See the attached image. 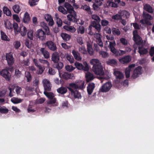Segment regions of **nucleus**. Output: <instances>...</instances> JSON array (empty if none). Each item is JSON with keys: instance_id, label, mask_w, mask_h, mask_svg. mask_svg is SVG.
<instances>
[{"instance_id": "57", "label": "nucleus", "mask_w": 154, "mask_h": 154, "mask_svg": "<svg viewBox=\"0 0 154 154\" xmlns=\"http://www.w3.org/2000/svg\"><path fill=\"white\" fill-rule=\"evenodd\" d=\"M57 63L56 65V68L58 70L62 69L63 66V63L61 62H58Z\"/></svg>"}, {"instance_id": "1", "label": "nucleus", "mask_w": 154, "mask_h": 154, "mask_svg": "<svg viewBox=\"0 0 154 154\" xmlns=\"http://www.w3.org/2000/svg\"><path fill=\"white\" fill-rule=\"evenodd\" d=\"M90 63L93 65L92 70L95 74L99 75H104V72L103 67L98 59H92L91 60Z\"/></svg>"}, {"instance_id": "36", "label": "nucleus", "mask_w": 154, "mask_h": 154, "mask_svg": "<svg viewBox=\"0 0 154 154\" xmlns=\"http://www.w3.org/2000/svg\"><path fill=\"white\" fill-rule=\"evenodd\" d=\"M107 7L108 8H117L118 7V5L117 4L113 2L109 1L107 2Z\"/></svg>"}, {"instance_id": "63", "label": "nucleus", "mask_w": 154, "mask_h": 154, "mask_svg": "<svg viewBox=\"0 0 154 154\" xmlns=\"http://www.w3.org/2000/svg\"><path fill=\"white\" fill-rule=\"evenodd\" d=\"M45 99L44 98H40L39 99L37 100L36 101V103L37 104H42L45 101Z\"/></svg>"}, {"instance_id": "40", "label": "nucleus", "mask_w": 154, "mask_h": 154, "mask_svg": "<svg viewBox=\"0 0 154 154\" xmlns=\"http://www.w3.org/2000/svg\"><path fill=\"white\" fill-rule=\"evenodd\" d=\"M44 94L50 99H52L54 97V94L52 92H48L45 91L44 92Z\"/></svg>"}, {"instance_id": "34", "label": "nucleus", "mask_w": 154, "mask_h": 154, "mask_svg": "<svg viewBox=\"0 0 154 154\" xmlns=\"http://www.w3.org/2000/svg\"><path fill=\"white\" fill-rule=\"evenodd\" d=\"M12 9L15 13L18 14L20 11L21 8L19 5H15L12 8Z\"/></svg>"}, {"instance_id": "3", "label": "nucleus", "mask_w": 154, "mask_h": 154, "mask_svg": "<svg viewBox=\"0 0 154 154\" xmlns=\"http://www.w3.org/2000/svg\"><path fill=\"white\" fill-rule=\"evenodd\" d=\"M143 17L144 19H142L140 20V22L142 24H146L149 25H151L152 23L149 21L152 19L153 17L151 15L146 12H143Z\"/></svg>"}, {"instance_id": "21", "label": "nucleus", "mask_w": 154, "mask_h": 154, "mask_svg": "<svg viewBox=\"0 0 154 154\" xmlns=\"http://www.w3.org/2000/svg\"><path fill=\"white\" fill-rule=\"evenodd\" d=\"M40 25L43 28V29L45 30L46 34L47 35H49L50 34V32L49 29L47 25V24L44 22H42L40 23Z\"/></svg>"}, {"instance_id": "56", "label": "nucleus", "mask_w": 154, "mask_h": 154, "mask_svg": "<svg viewBox=\"0 0 154 154\" xmlns=\"http://www.w3.org/2000/svg\"><path fill=\"white\" fill-rule=\"evenodd\" d=\"M131 71V69H129L127 68H126L125 71V74L126 77L128 78L130 77V72Z\"/></svg>"}, {"instance_id": "39", "label": "nucleus", "mask_w": 154, "mask_h": 154, "mask_svg": "<svg viewBox=\"0 0 154 154\" xmlns=\"http://www.w3.org/2000/svg\"><path fill=\"white\" fill-rule=\"evenodd\" d=\"M125 53V51L122 50H117L116 51V52L114 54L115 56H118L124 54Z\"/></svg>"}, {"instance_id": "59", "label": "nucleus", "mask_w": 154, "mask_h": 154, "mask_svg": "<svg viewBox=\"0 0 154 154\" xmlns=\"http://www.w3.org/2000/svg\"><path fill=\"white\" fill-rule=\"evenodd\" d=\"M37 67L38 69V70L37 71L38 74L39 75L42 74L44 71V69L43 68V67L41 65L40 66H38Z\"/></svg>"}, {"instance_id": "5", "label": "nucleus", "mask_w": 154, "mask_h": 154, "mask_svg": "<svg viewBox=\"0 0 154 154\" xmlns=\"http://www.w3.org/2000/svg\"><path fill=\"white\" fill-rule=\"evenodd\" d=\"M75 65L76 67L79 70H83L84 71H87L89 70V68L87 63L84 62L83 65L79 62H76L75 63Z\"/></svg>"}, {"instance_id": "23", "label": "nucleus", "mask_w": 154, "mask_h": 154, "mask_svg": "<svg viewBox=\"0 0 154 154\" xmlns=\"http://www.w3.org/2000/svg\"><path fill=\"white\" fill-rule=\"evenodd\" d=\"M40 51L45 58L48 59L49 57V53L45 48H41Z\"/></svg>"}, {"instance_id": "45", "label": "nucleus", "mask_w": 154, "mask_h": 154, "mask_svg": "<svg viewBox=\"0 0 154 154\" xmlns=\"http://www.w3.org/2000/svg\"><path fill=\"white\" fill-rule=\"evenodd\" d=\"M25 76L26 78L27 82H30L32 79L31 75L29 72H26Z\"/></svg>"}, {"instance_id": "13", "label": "nucleus", "mask_w": 154, "mask_h": 154, "mask_svg": "<svg viewBox=\"0 0 154 154\" xmlns=\"http://www.w3.org/2000/svg\"><path fill=\"white\" fill-rule=\"evenodd\" d=\"M6 57L8 66H11L13 65L14 61L12 54L11 52L7 54Z\"/></svg>"}, {"instance_id": "26", "label": "nucleus", "mask_w": 154, "mask_h": 154, "mask_svg": "<svg viewBox=\"0 0 154 154\" xmlns=\"http://www.w3.org/2000/svg\"><path fill=\"white\" fill-rule=\"evenodd\" d=\"M143 9L148 12L152 13L153 12L152 8L148 4H146L144 5Z\"/></svg>"}, {"instance_id": "22", "label": "nucleus", "mask_w": 154, "mask_h": 154, "mask_svg": "<svg viewBox=\"0 0 154 154\" xmlns=\"http://www.w3.org/2000/svg\"><path fill=\"white\" fill-rule=\"evenodd\" d=\"M30 21L29 14L27 12H26L23 16V22L26 23H28Z\"/></svg>"}, {"instance_id": "6", "label": "nucleus", "mask_w": 154, "mask_h": 154, "mask_svg": "<svg viewBox=\"0 0 154 154\" xmlns=\"http://www.w3.org/2000/svg\"><path fill=\"white\" fill-rule=\"evenodd\" d=\"M85 82H82L81 85L76 84L74 83H71L69 84L68 87H67V88L69 91V89H82L84 88V85Z\"/></svg>"}, {"instance_id": "62", "label": "nucleus", "mask_w": 154, "mask_h": 154, "mask_svg": "<svg viewBox=\"0 0 154 154\" xmlns=\"http://www.w3.org/2000/svg\"><path fill=\"white\" fill-rule=\"evenodd\" d=\"M39 61L41 63H42L44 64H45L47 66H48L49 65V63L48 62V60H46L42 59H39Z\"/></svg>"}, {"instance_id": "29", "label": "nucleus", "mask_w": 154, "mask_h": 154, "mask_svg": "<svg viewBox=\"0 0 154 154\" xmlns=\"http://www.w3.org/2000/svg\"><path fill=\"white\" fill-rule=\"evenodd\" d=\"M61 36L64 40L66 41H69L71 38L70 35L64 33H61Z\"/></svg>"}, {"instance_id": "41", "label": "nucleus", "mask_w": 154, "mask_h": 154, "mask_svg": "<svg viewBox=\"0 0 154 154\" xmlns=\"http://www.w3.org/2000/svg\"><path fill=\"white\" fill-rule=\"evenodd\" d=\"M83 9L86 11L88 12L89 14H91L92 13V12L90 9V8L89 6H88L87 5H85L84 6H83Z\"/></svg>"}, {"instance_id": "17", "label": "nucleus", "mask_w": 154, "mask_h": 154, "mask_svg": "<svg viewBox=\"0 0 154 154\" xmlns=\"http://www.w3.org/2000/svg\"><path fill=\"white\" fill-rule=\"evenodd\" d=\"M127 12L126 11H121L120 12H119V13L120 14H117L115 15H113L112 17V18L113 19L116 20H122V13L123 14V15L124 14H125V13Z\"/></svg>"}, {"instance_id": "16", "label": "nucleus", "mask_w": 154, "mask_h": 154, "mask_svg": "<svg viewBox=\"0 0 154 154\" xmlns=\"http://www.w3.org/2000/svg\"><path fill=\"white\" fill-rule=\"evenodd\" d=\"M131 60L130 56L129 55H127L119 59V61L121 63L125 64L129 63L131 61Z\"/></svg>"}, {"instance_id": "2", "label": "nucleus", "mask_w": 154, "mask_h": 154, "mask_svg": "<svg viewBox=\"0 0 154 154\" xmlns=\"http://www.w3.org/2000/svg\"><path fill=\"white\" fill-rule=\"evenodd\" d=\"M64 6L67 9V13L71 14L73 12V14H70L67 15L68 20L70 22L76 23L77 24H79L78 23V20L76 17V13L73 10V7L68 3H66Z\"/></svg>"}, {"instance_id": "42", "label": "nucleus", "mask_w": 154, "mask_h": 154, "mask_svg": "<svg viewBox=\"0 0 154 154\" xmlns=\"http://www.w3.org/2000/svg\"><path fill=\"white\" fill-rule=\"evenodd\" d=\"M14 28L15 31H16L18 32H20V28L19 27L18 24L15 22H14L13 25V28Z\"/></svg>"}, {"instance_id": "37", "label": "nucleus", "mask_w": 154, "mask_h": 154, "mask_svg": "<svg viewBox=\"0 0 154 154\" xmlns=\"http://www.w3.org/2000/svg\"><path fill=\"white\" fill-rule=\"evenodd\" d=\"M1 34L2 40L5 41H9V39H9V38L5 33L2 30L1 31Z\"/></svg>"}, {"instance_id": "35", "label": "nucleus", "mask_w": 154, "mask_h": 154, "mask_svg": "<svg viewBox=\"0 0 154 154\" xmlns=\"http://www.w3.org/2000/svg\"><path fill=\"white\" fill-rule=\"evenodd\" d=\"M87 51L89 54L91 55H93L94 54V51L91 45L90 44H88L87 45Z\"/></svg>"}, {"instance_id": "20", "label": "nucleus", "mask_w": 154, "mask_h": 154, "mask_svg": "<svg viewBox=\"0 0 154 154\" xmlns=\"http://www.w3.org/2000/svg\"><path fill=\"white\" fill-rule=\"evenodd\" d=\"M109 42V45L108 46L109 47L110 50V51L113 53L114 54L116 52V51L117 50L115 48L116 45L115 42L114 41L112 42Z\"/></svg>"}, {"instance_id": "58", "label": "nucleus", "mask_w": 154, "mask_h": 154, "mask_svg": "<svg viewBox=\"0 0 154 154\" xmlns=\"http://www.w3.org/2000/svg\"><path fill=\"white\" fill-rule=\"evenodd\" d=\"M58 10L59 11L62 12L64 14H67V11L62 6H60L58 8Z\"/></svg>"}, {"instance_id": "31", "label": "nucleus", "mask_w": 154, "mask_h": 154, "mask_svg": "<svg viewBox=\"0 0 154 154\" xmlns=\"http://www.w3.org/2000/svg\"><path fill=\"white\" fill-rule=\"evenodd\" d=\"M106 63L112 66H114L117 64V62L116 60L114 59H109L106 62Z\"/></svg>"}, {"instance_id": "9", "label": "nucleus", "mask_w": 154, "mask_h": 154, "mask_svg": "<svg viewBox=\"0 0 154 154\" xmlns=\"http://www.w3.org/2000/svg\"><path fill=\"white\" fill-rule=\"evenodd\" d=\"M142 67L141 66H138L135 68L134 70L131 78L135 79L138 77L139 75L142 74Z\"/></svg>"}, {"instance_id": "52", "label": "nucleus", "mask_w": 154, "mask_h": 154, "mask_svg": "<svg viewBox=\"0 0 154 154\" xmlns=\"http://www.w3.org/2000/svg\"><path fill=\"white\" fill-rule=\"evenodd\" d=\"M56 22L58 27H61L62 26V21L60 18L57 17Z\"/></svg>"}, {"instance_id": "8", "label": "nucleus", "mask_w": 154, "mask_h": 154, "mask_svg": "<svg viewBox=\"0 0 154 154\" xmlns=\"http://www.w3.org/2000/svg\"><path fill=\"white\" fill-rule=\"evenodd\" d=\"M112 86L111 82H106L101 87L100 91L102 92H106L109 90Z\"/></svg>"}, {"instance_id": "12", "label": "nucleus", "mask_w": 154, "mask_h": 154, "mask_svg": "<svg viewBox=\"0 0 154 154\" xmlns=\"http://www.w3.org/2000/svg\"><path fill=\"white\" fill-rule=\"evenodd\" d=\"M36 35L39 39L42 41L45 40L46 38V32L42 29H39L36 31Z\"/></svg>"}, {"instance_id": "15", "label": "nucleus", "mask_w": 154, "mask_h": 154, "mask_svg": "<svg viewBox=\"0 0 154 154\" xmlns=\"http://www.w3.org/2000/svg\"><path fill=\"white\" fill-rule=\"evenodd\" d=\"M69 91L72 96H73L75 98L80 99L82 97L81 94L77 90H74L73 89H69Z\"/></svg>"}, {"instance_id": "55", "label": "nucleus", "mask_w": 154, "mask_h": 154, "mask_svg": "<svg viewBox=\"0 0 154 154\" xmlns=\"http://www.w3.org/2000/svg\"><path fill=\"white\" fill-rule=\"evenodd\" d=\"M39 0H29V3L31 6H34L37 5L36 2L38 1Z\"/></svg>"}, {"instance_id": "51", "label": "nucleus", "mask_w": 154, "mask_h": 154, "mask_svg": "<svg viewBox=\"0 0 154 154\" xmlns=\"http://www.w3.org/2000/svg\"><path fill=\"white\" fill-rule=\"evenodd\" d=\"M66 58L70 63H72L74 62V59L72 56L68 54L66 56Z\"/></svg>"}, {"instance_id": "61", "label": "nucleus", "mask_w": 154, "mask_h": 154, "mask_svg": "<svg viewBox=\"0 0 154 154\" xmlns=\"http://www.w3.org/2000/svg\"><path fill=\"white\" fill-rule=\"evenodd\" d=\"M85 28L83 26H81L79 27L78 29V33H80L81 34L84 33L85 32Z\"/></svg>"}, {"instance_id": "32", "label": "nucleus", "mask_w": 154, "mask_h": 154, "mask_svg": "<svg viewBox=\"0 0 154 154\" xmlns=\"http://www.w3.org/2000/svg\"><path fill=\"white\" fill-rule=\"evenodd\" d=\"M72 53L76 60H81L82 58L80 57L79 54L77 51L74 50L72 51Z\"/></svg>"}, {"instance_id": "50", "label": "nucleus", "mask_w": 154, "mask_h": 154, "mask_svg": "<svg viewBox=\"0 0 154 154\" xmlns=\"http://www.w3.org/2000/svg\"><path fill=\"white\" fill-rule=\"evenodd\" d=\"M8 109L6 108H3L0 106V113L2 114H6L8 112Z\"/></svg>"}, {"instance_id": "24", "label": "nucleus", "mask_w": 154, "mask_h": 154, "mask_svg": "<svg viewBox=\"0 0 154 154\" xmlns=\"http://www.w3.org/2000/svg\"><path fill=\"white\" fill-rule=\"evenodd\" d=\"M60 76L66 80L72 79L71 74L67 72H64L62 74L60 73Z\"/></svg>"}, {"instance_id": "47", "label": "nucleus", "mask_w": 154, "mask_h": 154, "mask_svg": "<svg viewBox=\"0 0 154 154\" xmlns=\"http://www.w3.org/2000/svg\"><path fill=\"white\" fill-rule=\"evenodd\" d=\"M27 35L30 40H32L33 38V31L31 30H29L27 33Z\"/></svg>"}, {"instance_id": "48", "label": "nucleus", "mask_w": 154, "mask_h": 154, "mask_svg": "<svg viewBox=\"0 0 154 154\" xmlns=\"http://www.w3.org/2000/svg\"><path fill=\"white\" fill-rule=\"evenodd\" d=\"M65 69L67 71L70 72L73 70L75 68L72 66L66 65L65 67Z\"/></svg>"}, {"instance_id": "4", "label": "nucleus", "mask_w": 154, "mask_h": 154, "mask_svg": "<svg viewBox=\"0 0 154 154\" xmlns=\"http://www.w3.org/2000/svg\"><path fill=\"white\" fill-rule=\"evenodd\" d=\"M133 39L137 45H142L143 43V41L142 38L138 35V31L137 30L133 31Z\"/></svg>"}, {"instance_id": "46", "label": "nucleus", "mask_w": 154, "mask_h": 154, "mask_svg": "<svg viewBox=\"0 0 154 154\" xmlns=\"http://www.w3.org/2000/svg\"><path fill=\"white\" fill-rule=\"evenodd\" d=\"M25 44L28 48H30L32 46V41L28 39H26L25 41Z\"/></svg>"}, {"instance_id": "60", "label": "nucleus", "mask_w": 154, "mask_h": 154, "mask_svg": "<svg viewBox=\"0 0 154 154\" xmlns=\"http://www.w3.org/2000/svg\"><path fill=\"white\" fill-rule=\"evenodd\" d=\"M79 51L83 54H85L87 53L85 48L84 46H82L81 47L79 48Z\"/></svg>"}, {"instance_id": "11", "label": "nucleus", "mask_w": 154, "mask_h": 154, "mask_svg": "<svg viewBox=\"0 0 154 154\" xmlns=\"http://www.w3.org/2000/svg\"><path fill=\"white\" fill-rule=\"evenodd\" d=\"M45 46L51 51H57L56 45L51 41H47L45 43Z\"/></svg>"}, {"instance_id": "10", "label": "nucleus", "mask_w": 154, "mask_h": 154, "mask_svg": "<svg viewBox=\"0 0 154 154\" xmlns=\"http://www.w3.org/2000/svg\"><path fill=\"white\" fill-rule=\"evenodd\" d=\"M138 52L140 54V56L147 54L148 53V51L147 48H144L143 43L142 45H138Z\"/></svg>"}, {"instance_id": "33", "label": "nucleus", "mask_w": 154, "mask_h": 154, "mask_svg": "<svg viewBox=\"0 0 154 154\" xmlns=\"http://www.w3.org/2000/svg\"><path fill=\"white\" fill-rule=\"evenodd\" d=\"M21 35L22 36H24L26 35L27 30L26 28L24 26H22L20 28Z\"/></svg>"}, {"instance_id": "54", "label": "nucleus", "mask_w": 154, "mask_h": 154, "mask_svg": "<svg viewBox=\"0 0 154 154\" xmlns=\"http://www.w3.org/2000/svg\"><path fill=\"white\" fill-rule=\"evenodd\" d=\"M99 54L103 58L107 57L109 56L108 53L106 51H101L99 52Z\"/></svg>"}, {"instance_id": "64", "label": "nucleus", "mask_w": 154, "mask_h": 154, "mask_svg": "<svg viewBox=\"0 0 154 154\" xmlns=\"http://www.w3.org/2000/svg\"><path fill=\"white\" fill-rule=\"evenodd\" d=\"M92 19L95 20L97 22H100V17L96 15H93L92 16Z\"/></svg>"}, {"instance_id": "43", "label": "nucleus", "mask_w": 154, "mask_h": 154, "mask_svg": "<svg viewBox=\"0 0 154 154\" xmlns=\"http://www.w3.org/2000/svg\"><path fill=\"white\" fill-rule=\"evenodd\" d=\"M11 101L14 104L19 103L22 102V100L21 99H19L14 97L11 98Z\"/></svg>"}, {"instance_id": "19", "label": "nucleus", "mask_w": 154, "mask_h": 154, "mask_svg": "<svg viewBox=\"0 0 154 154\" xmlns=\"http://www.w3.org/2000/svg\"><path fill=\"white\" fill-rule=\"evenodd\" d=\"M51 60L54 63L58 62L60 60V56L57 52H55L52 54Z\"/></svg>"}, {"instance_id": "44", "label": "nucleus", "mask_w": 154, "mask_h": 154, "mask_svg": "<svg viewBox=\"0 0 154 154\" xmlns=\"http://www.w3.org/2000/svg\"><path fill=\"white\" fill-rule=\"evenodd\" d=\"M112 32L114 35H119L120 34V32L119 29L113 28L112 29Z\"/></svg>"}, {"instance_id": "38", "label": "nucleus", "mask_w": 154, "mask_h": 154, "mask_svg": "<svg viewBox=\"0 0 154 154\" xmlns=\"http://www.w3.org/2000/svg\"><path fill=\"white\" fill-rule=\"evenodd\" d=\"M3 11L4 14L7 16H10L11 15V12L8 8L5 7H4Z\"/></svg>"}, {"instance_id": "49", "label": "nucleus", "mask_w": 154, "mask_h": 154, "mask_svg": "<svg viewBox=\"0 0 154 154\" xmlns=\"http://www.w3.org/2000/svg\"><path fill=\"white\" fill-rule=\"evenodd\" d=\"M99 22L95 21H92L91 24L89 27V29L91 30L92 29V26L97 25L100 24Z\"/></svg>"}, {"instance_id": "18", "label": "nucleus", "mask_w": 154, "mask_h": 154, "mask_svg": "<svg viewBox=\"0 0 154 154\" xmlns=\"http://www.w3.org/2000/svg\"><path fill=\"white\" fill-rule=\"evenodd\" d=\"M95 87V84L93 83H91L88 84L87 87V91L89 95L91 94L93 91Z\"/></svg>"}, {"instance_id": "14", "label": "nucleus", "mask_w": 154, "mask_h": 154, "mask_svg": "<svg viewBox=\"0 0 154 154\" xmlns=\"http://www.w3.org/2000/svg\"><path fill=\"white\" fill-rule=\"evenodd\" d=\"M42 82L45 90L49 91H50L51 90V87L50 81L46 79H44Z\"/></svg>"}, {"instance_id": "7", "label": "nucleus", "mask_w": 154, "mask_h": 154, "mask_svg": "<svg viewBox=\"0 0 154 154\" xmlns=\"http://www.w3.org/2000/svg\"><path fill=\"white\" fill-rule=\"evenodd\" d=\"M0 75L7 81H9L11 80V75L9 72L8 69H4L0 71Z\"/></svg>"}, {"instance_id": "53", "label": "nucleus", "mask_w": 154, "mask_h": 154, "mask_svg": "<svg viewBox=\"0 0 154 154\" xmlns=\"http://www.w3.org/2000/svg\"><path fill=\"white\" fill-rule=\"evenodd\" d=\"M5 26L8 29H13V25L9 21L5 23Z\"/></svg>"}, {"instance_id": "28", "label": "nucleus", "mask_w": 154, "mask_h": 154, "mask_svg": "<svg viewBox=\"0 0 154 154\" xmlns=\"http://www.w3.org/2000/svg\"><path fill=\"white\" fill-rule=\"evenodd\" d=\"M63 27L65 29L71 32H74L76 31L75 28L73 26L65 25L63 26Z\"/></svg>"}, {"instance_id": "25", "label": "nucleus", "mask_w": 154, "mask_h": 154, "mask_svg": "<svg viewBox=\"0 0 154 154\" xmlns=\"http://www.w3.org/2000/svg\"><path fill=\"white\" fill-rule=\"evenodd\" d=\"M114 74L116 76L117 80H120L122 79L124 77L123 74L120 71H115L114 72Z\"/></svg>"}, {"instance_id": "30", "label": "nucleus", "mask_w": 154, "mask_h": 154, "mask_svg": "<svg viewBox=\"0 0 154 154\" xmlns=\"http://www.w3.org/2000/svg\"><path fill=\"white\" fill-rule=\"evenodd\" d=\"M57 91L59 94H64L67 92V90L66 88L61 87L58 88L57 89Z\"/></svg>"}, {"instance_id": "27", "label": "nucleus", "mask_w": 154, "mask_h": 154, "mask_svg": "<svg viewBox=\"0 0 154 154\" xmlns=\"http://www.w3.org/2000/svg\"><path fill=\"white\" fill-rule=\"evenodd\" d=\"M85 77L86 81L88 82L92 81L94 78L93 74L89 72L86 74Z\"/></svg>"}]
</instances>
